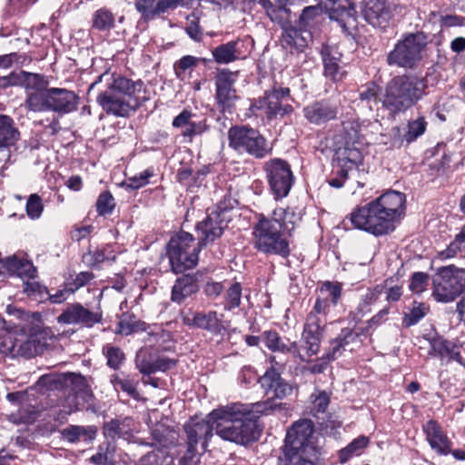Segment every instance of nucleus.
Masks as SVG:
<instances>
[{"mask_svg":"<svg viewBox=\"0 0 465 465\" xmlns=\"http://www.w3.org/2000/svg\"><path fill=\"white\" fill-rule=\"evenodd\" d=\"M272 409L269 401L245 405L232 403L210 412L216 434L223 440L238 444H248L260 437L258 419Z\"/></svg>","mask_w":465,"mask_h":465,"instance_id":"f257e3e1","label":"nucleus"},{"mask_svg":"<svg viewBox=\"0 0 465 465\" xmlns=\"http://www.w3.org/2000/svg\"><path fill=\"white\" fill-rule=\"evenodd\" d=\"M300 221V214L290 208H275L271 215L258 214L252 232L253 248L266 255L287 258L289 238Z\"/></svg>","mask_w":465,"mask_h":465,"instance_id":"f03ea898","label":"nucleus"},{"mask_svg":"<svg viewBox=\"0 0 465 465\" xmlns=\"http://www.w3.org/2000/svg\"><path fill=\"white\" fill-rule=\"evenodd\" d=\"M105 83L96 103L109 115L128 117L150 100L149 92L142 80L134 81L121 74L104 72L94 82L90 90L99 83Z\"/></svg>","mask_w":465,"mask_h":465,"instance_id":"7ed1b4c3","label":"nucleus"},{"mask_svg":"<svg viewBox=\"0 0 465 465\" xmlns=\"http://www.w3.org/2000/svg\"><path fill=\"white\" fill-rule=\"evenodd\" d=\"M341 291L340 282L327 281L321 286L320 292L324 296H319L315 300L312 309L306 316L302 334L308 356L316 355L320 351L331 303L333 306L338 304Z\"/></svg>","mask_w":465,"mask_h":465,"instance_id":"20e7f679","label":"nucleus"},{"mask_svg":"<svg viewBox=\"0 0 465 465\" xmlns=\"http://www.w3.org/2000/svg\"><path fill=\"white\" fill-rule=\"evenodd\" d=\"M423 79L415 75H398L387 83L380 100L390 114L404 113L425 95Z\"/></svg>","mask_w":465,"mask_h":465,"instance_id":"39448f33","label":"nucleus"},{"mask_svg":"<svg viewBox=\"0 0 465 465\" xmlns=\"http://www.w3.org/2000/svg\"><path fill=\"white\" fill-rule=\"evenodd\" d=\"M465 292V269L453 264L441 266L432 277L431 295L438 302L449 303Z\"/></svg>","mask_w":465,"mask_h":465,"instance_id":"423d86ee","label":"nucleus"},{"mask_svg":"<svg viewBox=\"0 0 465 465\" xmlns=\"http://www.w3.org/2000/svg\"><path fill=\"white\" fill-rule=\"evenodd\" d=\"M353 228L367 232L375 236H381L392 232L394 223L387 217L382 209L371 201L354 209L348 216Z\"/></svg>","mask_w":465,"mask_h":465,"instance_id":"0eeeda50","label":"nucleus"},{"mask_svg":"<svg viewBox=\"0 0 465 465\" xmlns=\"http://www.w3.org/2000/svg\"><path fill=\"white\" fill-rule=\"evenodd\" d=\"M353 228L367 232L375 236H381L392 232L394 223L387 217L382 209L371 201L354 209L348 216Z\"/></svg>","mask_w":465,"mask_h":465,"instance_id":"6e6552de","label":"nucleus"},{"mask_svg":"<svg viewBox=\"0 0 465 465\" xmlns=\"http://www.w3.org/2000/svg\"><path fill=\"white\" fill-rule=\"evenodd\" d=\"M201 246L194 243L193 236L186 232H181L173 237L167 245V255L172 271L182 273L196 266Z\"/></svg>","mask_w":465,"mask_h":465,"instance_id":"1a4fd4ad","label":"nucleus"},{"mask_svg":"<svg viewBox=\"0 0 465 465\" xmlns=\"http://www.w3.org/2000/svg\"><path fill=\"white\" fill-rule=\"evenodd\" d=\"M290 93V88L274 84L251 104L250 110L256 114L259 112L269 122L282 119L293 112L292 105L284 102Z\"/></svg>","mask_w":465,"mask_h":465,"instance_id":"9d476101","label":"nucleus"},{"mask_svg":"<svg viewBox=\"0 0 465 465\" xmlns=\"http://www.w3.org/2000/svg\"><path fill=\"white\" fill-rule=\"evenodd\" d=\"M229 146L240 153H247L256 158L264 157L267 153L266 140L255 129L235 125L228 131Z\"/></svg>","mask_w":465,"mask_h":465,"instance_id":"9b49d317","label":"nucleus"},{"mask_svg":"<svg viewBox=\"0 0 465 465\" xmlns=\"http://www.w3.org/2000/svg\"><path fill=\"white\" fill-rule=\"evenodd\" d=\"M425 46V36L421 33L408 34L400 40L388 55L389 64L411 68L420 60Z\"/></svg>","mask_w":465,"mask_h":465,"instance_id":"f8f14e48","label":"nucleus"},{"mask_svg":"<svg viewBox=\"0 0 465 465\" xmlns=\"http://www.w3.org/2000/svg\"><path fill=\"white\" fill-rule=\"evenodd\" d=\"M266 178L276 200L286 197L294 183L290 164L280 158L271 159L264 164Z\"/></svg>","mask_w":465,"mask_h":465,"instance_id":"ddd939ff","label":"nucleus"},{"mask_svg":"<svg viewBox=\"0 0 465 465\" xmlns=\"http://www.w3.org/2000/svg\"><path fill=\"white\" fill-rule=\"evenodd\" d=\"M0 350L12 357L32 358L42 351V344L36 335L25 331H14L0 338Z\"/></svg>","mask_w":465,"mask_h":465,"instance_id":"4468645a","label":"nucleus"},{"mask_svg":"<svg viewBox=\"0 0 465 465\" xmlns=\"http://www.w3.org/2000/svg\"><path fill=\"white\" fill-rule=\"evenodd\" d=\"M313 431L314 425L311 420L303 419L294 422L287 430L284 443V455L292 460L301 451H303Z\"/></svg>","mask_w":465,"mask_h":465,"instance_id":"2eb2a0df","label":"nucleus"},{"mask_svg":"<svg viewBox=\"0 0 465 465\" xmlns=\"http://www.w3.org/2000/svg\"><path fill=\"white\" fill-rule=\"evenodd\" d=\"M238 72H232L226 68L220 69L215 75V100L223 112L230 111L237 100L236 90L233 87Z\"/></svg>","mask_w":465,"mask_h":465,"instance_id":"dca6fc26","label":"nucleus"},{"mask_svg":"<svg viewBox=\"0 0 465 465\" xmlns=\"http://www.w3.org/2000/svg\"><path fill=\"white\" fill-rule=\"evenodd\" d=\"M362 144H352L351 142L336 143L334 163L341 167V172H351L361 177V169L363 162Z\"/></svg>","mask_w":465,"mask_h":465,"instance_id":"f3484780","label":"nucleus"},{"mask_svg":"<svg viewBox=\"0 0 465 465\" xmlns=\"http://www.w3.org/2000/svg\"><path fill=\"white\" fill-rule=\"evenodd\" d=\"M101 320V312L90 311L79 302L69 304L57 317V322L61 324H74L87 328L93 327Z\"/></svg>","mask_w":465,"mask_h":465,"instance_id":"a211bd4d","label":"nucleus"},{"mask_svg":"<svg viewBox=\"0 0 465 465\" xmlns=\"http://www.w3.org/2000/svg\"><path fill=\"white\" fill-rule=\"evenodd\" d=\"M282 29L281 43L282 47L291 52H303L312 40V35L310 30L299 26L297 24H292L284 20L279 24Z\"/></svg>","mask_w":465,"mask_h":465,"instance_id":"6ab92c4d","label":"nucleus"},{"mask_svg":"<svg viewBox=\"0 0 465 465\" xmlns=\"http://www.w3.org/2000/svg\"><path fill=\"white\" fill-rule=\"evenodd\" d=\"M214 424L210 419V413L205 419L194 417L184 425L187 436V444L191 446L201 445L203 451L206 450L209 440L213 437Z\"/></svg>","mask_w":465,"mask_h":465,"instance_id":"aec40b11","label":"nucleus"},{"mask_svg":"<svg viewBox=\"0 0 465 465\" xmlns=\"http://www.w3.org/2000/svg\"><path fill=\"white\" fill-rule=\"evenodd\" d=\"M259 382L266 394L272 393V397L282 400L297 393V386L282 379L281 375L273 369L268 370L259 379Z\"/></svg>","mask_w":465,"mask_h":465,"instance_id":"412c9836","label":"nucleus"},{"mask_svg":"<svg viewBox=\"0 0 465 465\" xmlns=\"http://www.w3.org/2000/svg\"><path fill=\"white\" fill-rule=\"evenodd\" d=\"M422 430L432 450L440 456L450 453L452 442L437 420H428L423 424Z\"/></svg>","mask_w":465,"mask_h":465,"instance_id":"4be33fe9","label":"nucleus"},{"mask_svg":"<svg viewBox=\"0 0 465 465\" xmlns=\"http://www.w3.org/2000/svg\"><path fill=\"white\" fill-rule=\"evenodd\" d=\"M50 112L64 115L77 109L79 96L75 92L58 87L50 88Z\"/></svg>","mask_w":465,"mask_h":465,"instance_id":"5701e85b","label":"nucleus"},{"mask_svg":"<svg viewBox=\"0 0 465 465\" xmlns=\"http://www.w3.org/2000/svg\"><path fill=\"white\" fill-rule=\"evenodd\" d=\"M362 16L373 27L385 28L391 19L386 0H362Z\"/></svg>","mask_w":465,"mask_h":465,"instance_id":"b1692460","label":"nucleus"},{"mask_svg":"<svg viewBox=\"0 0 465 465\" xmlns=\"http://www.w3.org/2000/svg\"><path fill=\"white\" fill-rule=\"evenodd\" d=\"M374 201L394 223L404 215L406 197L402 193L389 191Z\"/></svg>","mask_w":465,"mask_h":465,"instance_id":"393cba45","label":"nucleus"},{"mask_svg":"<svg viewBox=\"0 0 465 465\" xmlns=\"http://www.w3.org/2000/svg\"><path fill=\"white\" fill-rule=\"evenodd\" d=\"M339 113L337 104L329 101H317L303 108L304 117L313 124H322L334 120Z\"/></svg>","mask_w":465,"mask_h":465,"instance_id":"a878e982","label":"nucleus"},{"mask_svg":"<svg viewBox=\"0 0 465 465\" xmlns=\"http://www.w3.org/2000/svg\"><path fill=\"white\" fill-rule=\"evenodd\" d=\"M0 275L34 279L36 276V269L29 260L13 255L0 259Z\"/></svg>","mask_w":465,"mask_h":465,"instance_id":"bb28decb","label":"nucleus"},{"mask_svg":"<svg viewBox=\"0 0 465 465\" xmlns=\"http://www.w3.org/2000/svg\"><path fill=\"white\" fill-rule=\"evenodd\" d=\"M183 322L186 326L203 329L213 333L219 332L222 328L221 319L217 312L213 311L208 312L190 311L183 315Z\"/></svg>","mask_w":465,"mask_h":465,"instance_id":"cd10ccee","label":"nucleus"},{"mask_svg":"<svg viewBox=\"0 0 465 465\" xmlns=\"http://www.w3.org/2000/svg\"><path fill=\"white\" fill-rule=\"evenodd\" d=\"M244 42L241 39L219 45L212 50L213 60L218 64H229L238 60H243L247 54L242 51Z\"/></svg>","mask_w":465,"mask_h":465,"instance_id":"c85d7f7f","label":"nucleus"},{"mask_svg":"<svg viewBox=\"0 0 465 465\" xmlns=\"http://www.w3.org/2000/svg\"><path fill=\"white\" fill-rule=\"evenodd\" d=\"M135 431L134 421L130 417L113 419L104 423L103 433L106 439L131 440Z\"/></svg>","mask_w":465,"mask_h":465,"instance_id":"c756f323","label":"nucleus"},{"mask_svg":"<svg viewBox=\"0 0 465 465\" xmlns=\"http://www.w3.org/2000/svg\"><path fill=\"white\" fill-rule=\"evenodd\" d=\"M428 353L430 356L438 357L446 362H450V361H461L460 347L453 341L441 337L430 340V350Z\"/></svg>","mask_w":465,"mask_h":465,"instance_id":"7c9ffc66","label":"nucleus"},{"mask_svg":"<svg viewBox=\"0 0 465 465\" xmlns=\"http://www.w3.org/2000/svg\"><path fill=\"white\" fill-rule=\"evenodd\" d=\"M220 215L218 212H212L203 222L198 223L197 230L201 234L198 244L201 247L203 244L213 242L223 234V221Z\"/></svg>","mask_w":465,"mask_h":465,"instance_id":"2f4dec72","label":"nucleus"},{"mask_svg":"<svg viewBox=\"0 0 465 465\" xmlns=\"http://www.w3.org/2000/svg\"><path fill=\"white\" fill-rule=\"evenodd\" d=\"M321 54L324 66V74L332 81H340L343 77V71L340 66L341 54L335 46L322 45Z\"/></svg>","mask_w":465,"mask_h":465,"instance_id":"473e14b6","label":"nucleus"},{"mask_svg":"<svg viewBox=\"0 0 465 465\" xmlns=\"http://www.w3.org/2000/svg\"><path fill=\"white\" fill-rule=\"evenodd\" d=\"M175 1L168 0H135V7L146 20L154 19L156 16L175 9Z\"/></svg>","mask_w":465,"mask_h":465,"instance_id":"72a5a7b5","label":"nucleus"},{"mask_svg":"<svg viewBox=\"0 0 465 465\" xmlns=\"http://www.w3.org/2000/svg\"><path fill=\"white\" fill-rule=\"evenodd\" d=\"M199 291L197 278L193 275L185 274L178 278L172 289V301L182 303L186 298Z\"/></svg>","mask_w":465,"mask_h":465,"instance_id":"f704fd0d","label":"nucleus"},{"mask_svg":"<svg viewBox=\"0 0 465 465\" xmlns=\"http://www.w3.org/2000/svg\"><path fill=\"white\" fill-rule=\"evenodd\" d=\"M264 344L268 350L281 353H290L293 357L300 355V351L296 341L284 342L279 333L275 331H266L262 333Z\"/></svg>","mask_w":465,"mask_h":465,"instance_id":"c9c22d12","label":"nucleus"},{"mask_svg":"<svg viewBox=\"0 0 465 465\" xmlns=\"http://www.w3.org/2000/svg\"><path fill=\"white\" fill-rule=\"evenodd\" d=\"M96 433L97 430L94 426L69 425L61 430L63 440L70 443L78 441L90 443L94 440Z\"/></svg>","mask_w":465,"mask_h":465,"instance_id":"e433bc0d","label":"nucleus"},{"mask_svg":"<svg viewBox=\"0 0 465 465\" xmlns=\"http://www.w3.org/2000/svg\"><path fill=\"white\" fill-rule=\"evenodd\" d=\"M50 87H45L25 95L24 106L25 110L33 113L50 112Z\"/></svg>","mask_w":465,"mask_h":465,"instance_id":"4c0bfd02","label":"nucleus"},{"mask_svg":"<svg viewBox=\"0 0 465 465\" xmlns=\"http://www.w3.org/2000/svg\"><path fill=\"white\" fill-rule=\"evenodd\" d=\"M20 138V133L15 126L12 117L0 114V148L8 149Z\"/></svg>","mask_w":465,"mask_h":465,"instance_id":"58836bf2","label":"nucleus"},{"mask_svg":"<svg viewBox=\"0 0 465 465\" xmlns=\"http://www.w3.org/2000/svg\"><path fill=\"white\" fill-rule=\"evenodd\" d=\"M384 292V286L378 284L371 289H368L366 293L362 295L356 310L354 319L360 320L366 313L371 312V306L375 304Z\"/></svg>","mask_w":465,"mask_h":465,"instance_id":"ea45409f","label":"nucleus"},{"mask_svg":"<svg viewBox=\"0 0 465 465\" xmlns=\"http://www.w3.org/2000/svg\"><path fill=\"white\" fill-rule=\"evenodd\" d=\"M361 125L358 121H347L342 124V134L338 137L336 143L351 142L352 144H363Z\"/></svg>","mask_w":465,"mask_h":465,"instance_id":"a19ab883","label":"nucleus"},{"mask_svg":"<svg viewBox=\"0 0 465 465\" xmlns=\"http://www.w3.org/2000/svg\"><path fill=\"white\" fill-rule=\"evenodd\" d=\"M370 439L366 436H359L339 451L341 463H345L353 457L360 456L368 447Z\"/></svg>","mask_w":465,"mask_h":465,"instance_id":"79ce46f5","label":"nucleus"},{"mask_svg":"<svg viewBox=\"0 0 465 465\" xmlns=\"http://www.w3.org/2000/svg\"><path fill=\"white\" fill-rule=\"evenodd\" d=\"M200 64V60L193 55H184L173 64V71L178 79L185 81L190 79L192 72Z\"/></svg>","mask_w":465,"mask_h":465,"instance_id":"37998d69","label":"nucleus"},{"mask_svg":"<svg viewBox=\"0 0 465 465\" xmlns=\"http://www.w3.org/2000/svg\"><path fill=\"white\" fill-rule=\"evenodd\" d=\"M145 322L137 320L133 314L124 313L117 325V332L128 336L139 331L145 330Z\"/></svg>","mask_w":465,"mask_h":465,"instance_id":"c03bdc74","label":"nucleus"},{"mask_svg":"<svg viewBox=\"0 0 465 465\" xmlns=\"http://www.w3.org/2000/svg\"><path fill=\"white\" fill-rule=\"evenodd\" d=\"M258 4L263 8L270 20L276 24H282L289 17L290 10L286 6L274 5L270 0H257Z\"/></svg>","mask_w":465,"mask_h":465,"instance_id":"a18cd8bd","label":"nucleus"},{"mask_svg":"<svg viewBox=\"0 0 465 465\" xmlns=\"http://www.w3.org/2000/svg\"><path fill=\"white\" fill-rule=\"evenodd\" d=\"M428 123L424 116H419L416 119H412L408 121L407 130L402 135V139L411 143L416 141L420 136H421L426 129Z\"/></svg>","mask_w":465,"mask_h":465,"instance_id":"49530a36","label":"nucleus"},{"mask_svg":"<svg viewBox=\"0 0 465 465\" xmlns=\"http://www.w3.org/2000/svg\"><path fill=\"white\" fill-rule=\"evenodd\" d=\"M49 86L46 76L24 71L22 87L25 90V95L31 92H36Z\"/></svg>","mask_w":465,"mask_h":465,"instance_id":"de8ad7c7","label":"nucleus"},{"mask_svg":"<svg viewBox=\"0 0 465 465\" xmlns=\"http://www.w3.org/2000/svg\"><path fill=\"white\" fill-rule=\"evenodd\" d=\"M429 308L425 303L414 302L409 312H404L402 324L409 328L417 324L428 312Z\"/></svg>","mask_w":465,"mask_h":465,"instance_id":"09e8293b","label":"nucleus"},{"mask_svg":"<svg viewBox=\"0 0 465 465\" xmlns=\"http://www.w3.org/2000/svg\"><path fill=\"white\" fill-rule=\"evenodd\" d=\"M111 382L116 391H123L127 395L136 399L138 396L136 391L137 381L127 376L114 375L111 378Z\"/></svg>","mask_w":465,"mask_h":465,"instance_id":"8fccbe9b","label":"nucleus"},{"mask_svg":"<svg viewBox=\"0 0 465 465\" xmlns=\"http://www.w3.org/2000/svg\"><path fill=\"white\" fill-rule=\"evenodd\" d=\"M114 16L109 10L101 8L93 15V26L100 31L110 30L114 27Z\"/></svg>","mask_w":465,"mask_h":465,"instance_id":"3c124183","label":"nucleus"},{"mask_svg":"<svg viewBox=\"0 0 465 465\" xmlns=\"http://www.w3.org/2000/svg\"><path fill=\"white\" fill-rule=\"evenodd\" d=\"M380 87L374 83H370L365 85L359 94V98L361 102H366L370 109H373V105H378L381 103Z\"/></svg>","mask_w":465,"mask_h":465,"instance_id":"603ef678","label":"nucleus"},{"mask_svg":"<svg viewBox=\"0 0 465 465\" xmlns=\"http://www.w3.org/2000/svg\"><path fill=\"white\" fill-rule=\"evenodd\" d=\"M103 352L106 357L107 365L114 370L120 368L125 359L124 353L120 348L109 344L104 346Z\"/></svg>","mask_w":465,"mask_h":465,"instance_id":"864d4df0","label":"nucleus"},{"mask_svg":"<svg viewBox=\"0 0 465 465\" xmlns=\"http://www.w3.org/2000/svg\"><path fill=\"white\" fill-rule=\"evenodd\" d=\"M242 298V286L235 282L226 292L224 309L231 311L240 306Z\"/></svg>","mask_w":465,"mask_h":465,"instance_id":"5fc2aeb1","label":"nucleus"},{"mask_svg":"<svg viewBox=\"0 0 465 465\" xmlns=\"http://www.w3.org/2000/svg\"><path fill=\"white\" fill-rule=\"evenodd\" d=\"M115 206L114 198L108 191L103 192L96 201V211L99 215L111 214Z\"/></svg>","mask_w":465,"mask_h":465,"instance_id":"6e6d98bb","label":"nucleus"},{"mask_svg":"<svg viewBox=\"0 0 465 465\" xmlns=\"http://www.w3.org/2000/svg\"><path fill=\"white\" fill-rule=\"evenodd\" d=\"M463 250L464 243L460 241L458 242V239L454 238V240L446 247V249L437 253V259L444 262L458 256H461Z\"/></svg>","mask_w":465,"mask_h":465,"instance_id":"4d7b16f0","label":"nucleus"},{"mask_svg":"<svg viewBox=\"0 0 465 465\" xmlns=\"http://www.w3.org/2000/svg\"><path fill=\"white\" fill-rule=\"evenodd\" d=\"M25 211L27 216L32 220H36L41 217L44 211V204L41 197L36 194H31L27 199Z\"/></svg>","mask_w":465,"mask_h":465,"instance_id":"13d9d810","label":"nucleus"},{"mask_svg":"<svg viewBox=\"0 0 465 465\" xmlns=\"http://www.w3.org/2000/svg\"><path fill=\"white\" fill-rule=\"evenodd\" d=\"M209 127L205 120L199 122H190L185 129L183 130L182 135L185 141L191 143L195 136L202 135Z\"/></svg>","mask_w":465,"mask_h":465,"instance_id":"bf43d9fd","label":"nucleus"},{"mask_svg":"<svg viewBox=\"0 0 465 465\" xmlns=\"http://www.w3.org/2000/svg\"><path fill=\"white\" fill-rule=\"evenodd\" d=\"M319 15V9L315 6L305 7L300 15L299 20L295 22L299 26L310 30L314 25Z\"/></svg>","mask_w":465,"mask_h":465,"instance_id":"052dcab7","label":"nucleus"},{"mask_svg":"<svg viewBox=\"0 0 465 465\" xmlns=\"http://www.w3.org/2000/svg\"><path fill=\"white\" fill-rule=\"evenodd\" d=\"M24 292L36 301L43 302L47 300L48 289L36 282H25Z\"/></svg>","mask_w":465,"mask_h":465,"instance_id":"680f3d73","label":"nucleus"},{"mask_svg":"<svg viewBox=\"0 0 465 465\" xmlns=\"http://www.w3.org/2000/svg\"><path fill=\"white\" fill-rule=\"evenodd\" d=\"M136 367L141 373L150 375L155 372L154 358L152 355H147L143 351H139L135 359Z\"/></svg>","mask_w":465,"mask_h":465,"instance_id":"e2e57ef3","label":"nucleus"},{"mask_svg":"<svg viewBox=\"0 0 465 465\" xmlns=\"http://www.w3.org/2000/svg\"><path fill=\"white\" fill-rule=\"evenodd\" d=\"M429 279V274L426 272H414L411 278L410 290L414 293L423 292L428 286Z\"/></svg>","mask_w":465,"mask_h":465,"instance_id":"0e129e2a","label":"nucleus"},{"mask_svg":"<svg viewBox=\"0 0 465 465\" xmlns=\"http://www.w3.org/2000/svg\"><path fill=\"white\" fill-rule=\"evenodd\" d=\"M312 410L317 413H323L326 411L330 403V397L326 391H319L311 396Z\"/></svg>","mask_w":465,"mask_h":465,"instance_id":"69168bd1","label":"nucleus"},{"mask_svg":"<svg viewBox=\"0 0 465 465\" xmlns=\"http://www.w3.org/2000/svg\"><path fill=\"white\" fill-rule=\"evenodd\" d=\"M114 451V447L110 442H106L99 447L98 452L92 456L91 460L97 464L107 462L112 460Z\"/></svg>","mask_w":465,"mask_h":465,"instance_id":"338daca9","label":"nucleus"},{"mask_svg":"<svg viewBox=\"0 0 465 465\" xmlns=\"http://www.w3.org/2000/svg\"><path fill=\"white\" fill-rule=\"evenodd\" d=\"M153 175V172L151 169H146L128 179V187L132 189H139L149 183V179Z\"/></svg>","mask_w":465,"mask_h":465,"instance_id":"774afa93","label":"nucleus"}]
</instances>
